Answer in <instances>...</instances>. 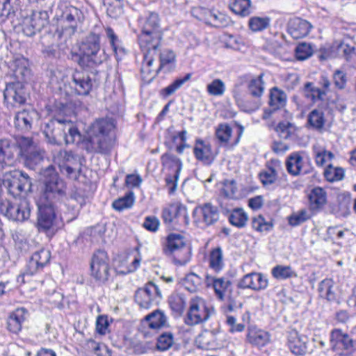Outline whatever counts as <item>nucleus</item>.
<instances>
[{
    "label": "nucleus",
    "mask_w": 356,
    "mask_h": 356,
    "mask_svg": "<svg viewBox=\"0 0 356 356\" xmlns=\"http://www.w3.org/2000/svg\"><path fill=\"white\" fill-rule=\"evenodd\" d=\"M162 218L165 223L175 222L179 225H186L189 222L187 209L181 204L164 209L162 211Z\"/></svg>",
    "instance_id": "obj_16"
},
{
    "label": "nucleus",
    "mask_w": 356,
    "mask_h": 356,
    "mask_svg": "<svg viewBox=\"0 0 356 356\" xmlns=\"http://www.w3.org/2000/svg\"><path fill=\"white\" fill-rule=\"evenodd\" d=\"M271 273L273 277L278 280L297 277L296 273L290 266L277 265L272 268Z\"/></svg>",
    "instance_id": "obj_48"
},
{
    "label": "nucleus",
    "mask_w": 356,
    "mask_h": 356,
    "mask_svg": "<svg viewBox=\"0 0 356 356\" xmlns=\"http://www.w3.org/2000/svg\"><path fill=\"white\" fill-rule=\"evenodd\" d=\"M193 152L195 158L203 164L209 165L213 162L215 155L209 143L197 139Z\"/></svg>",
    "instance_id": "obj_20"
},
{
    "label": "nucleus",
    "mask_w": 356,
    "mask_h": 356,
    "mask_svg": "<svg viewBox=\"0 0 356 356\" xmlns=\"http://www.w3.org/2000/svg\"><path fill=\"white\" fill-rule=\"evenodd\" d=\"M233 97L236 104L247 111L255 110L252 104H248V92L244 90L241 84H236L232 90Z\"/></svg>",
    "instance_id": "obj_35"
},
{
    "label": "nucleus",
    "mask_w": 356,
    "mask_h": 356,
    "mask_svg": "<svg viewBox=\"0 0 356 356\" xmlns=\"http://www.w3.org/2000/svg\"><path fill=\"white\" fill-rule=\"evenodd\" d=\"M213 312L206 300L201 297L195 296L188 302V309L185 323L188 325H194L207 321Z\"/></svg>",
    "instance_id": "obj_8"
},
{
    "label": "nucleus",
    "mask_w": 356,
    "mask_h": 356,
    "mask_svg": "<svg viewBox=\"0 0 356 356\" xmlns=\"http://www.w3.org/2000/svg\"><path fill=\"white\" fill-rule=\"evenodd\" d=\"M302 164V157L298 152L292 153L286 162L288 172L293 175H298L301 172Z\"/></svg>",
    "instance_id": "obj_42"
},
{
    "label": "nucleus",
    "mask_w": 356,
    "mask_h": 356,
    "mask_svg": "<svg viewBox=\"0 0 356 356\" xmlns=\"http://www.w3.org/2000/svg\"><path fill=\"white\" fill-rule=\"evenodd\" d=\"M229 222L236 227H243L248 221V215L242 209H234L229 216Z\"/></svg>",
    "instance_id": "obj_53"
},
{
    "label": "nucleus",
    "mask_w": 356,
    "mask_h": 356,
    "mask_svg": "<svg viewBox=\"0 0 356 356\" xmlns=\"http://www.w3.org/2000/svg\"><path fill=\"white\" fill-rule=\"evenodd\" d=\"M216 337L213 332L205 330L200 333L195 339L199 348L209 349L215 346Z\"/></svg>",
    "instance_id": "obj_47"
},
{
    "label": "nucleus",
    "mask_w": 356,
    "mask_h": 356,
    "mask_svg": "<svg viewBox=\"0 0 356 356\" xmlns=\"http://www.w3.org/2000/svg\"><path fill=\"white\" fill-rule=\"evenodd\" d=\"M3 97L5 102L13 106L21 105L26 101L24 88L19 82L8 83L3 92Z\"/></svg>",
    "instance_id": "obj_19"
},
{
    "label": "nucleus",
    "mask_w": 356,
    "mask_h": 356,
    "mask_svg": "<svg viewBox=\"0 0 356 356\" xmlns=\"http://www.w3.org/2000/svg\"><path fill=\"white\" fill-rule=\"evenodd\" d=\"M308 200L310 211L318 212L327 203V193L321 187H314L308 194Z\"/></svg>",
    "instance_id": "obj_27"
},
{
    "label": "nucleus",
    "mask_w": 356,
    "mask_h": 356,
    "mask_svg": "<svg viewBox=\"0 0 356 356\" xmlns=\"http://www.w3.org/2000/svg\"><path fill=\"white\" fill-rule=\"evenodd\" d=\"M164 251L169 253H175L179 251L183 252L185 255V259L182 263H184L188 257L190 249L186 245V240L181 234L172 233L166 238Z\"/></svg>",
    "instance_id": "obj_22"
},
{
    "label": "nucleus",
    "mask_w": 356,
    "mask_h": 356,
    "mask_svg": "<svg viewBox=\"0 0 356 356\" xmlns=\"http://www.w3.org/2000/svg\"><path fill=\"white\" fill-rule=\"evenodd\" d=\"M209 267L216 273L220 272L224 266L223 252L221 248H213L208 256Z\"/></svg>",
    "instance_id": "obj_34"
},
{
    "label": "nucleus",
    "mask_w": 356,
    "mask_h": 356,
    "mask_svg": "<svg viewBox=\"0 0 356 356\" xmlns=\"http://www.w3.org/2000/svg\"><path fill=\"white\" fill-rule=\"evenodd\" d=\"M161 297V291L158 286L149 282L144 287L136 291L135 301L140 307L149 309L152 306L157 305Z\"/></svg>",
    "instance_id": "obj_11"
},
{
    "label": "nucleus",
    "mask_w": 356,
    "mask_h": 356,
    "mask_svg": "<svg viewBox=\"0 0 356 356\" xmlns=\"http://www.w3.org/2000/svg\"><path fill=\"white\" fill-rule=\"evenodd\" d=\"M194 222L200 227L213 225L219 219V211L216 207L211 203L197 206L193 210Z\"/></svg>",
    "instance_id": "obj_12"
},
{
    "label": "nucleus",
    "mask_w": 356,
    "mask_h": 356,
    "mask_svg": "<svg viewBox=\"0 0 356 356\" xmlns=\"http://www.w3.org/2000/svg\"><path fill=\"white\" fill-rule=\"evenodd\" d=\"M159 58L161 70L168 72L175 67L176 56L173 51L168 49H163L160 54Z\"/></svg>",
    "instance_id": "obj_41"
},
{
    "label": "nucleus",
    "mask_w": 356,
    "mask_h": 356,
    "mask_svg": "<svg viewBox=\"0 0 356 356\" xmlns=\"http://www.w3.org/2000/svg\"><path fill=\"white\" fill-rule=\"evenodd\" d=\"M30 213V204L25 198L13 204L8 201L0 204V214L14 221H25L29 218Z\"/></svg>",
    "instance_id": "obj_9"
},
{
    "label": "nucleus",
    "mask_w": 356,
    "mask_h": 356,
    "mask_svg": "<svg viewBox=\"0 0 356 356\" xmlns=\"http://www.w3.org/2000/svg\"><path fill=\"white\" fill-rule=\"evenodd\" d=\"M268 285V279L260 273H250L245 275L238 282L237 286L242 289L254 291L264 290Z\"/></svg>",
    "instance_id": "obj_18"
},
{
    "label": "nucleus",
    "mask_w": 356,
    "mask_h": 356,
    "mask_svg": "<svg viewBox=\"0 0 356 356\" xmlns=\"http://www.w3.org/2000/svg\"><path fill=\"white\" fill-rule=\"evenodd\" d=\"M248 341L256 346L263 347L269 343L270 336L268 332L257 327H250L247 334Z\"/></svg>",
    "instance_id": "obj_29"
},
{
    "label": "nucleus",
    "mask_w": 356,
    "mask_h": 356,
    "mask_svg": "<svg viewBox=\"0 0 356 356\" xmlns=\"http://www.w3.org/2000/svg\"><path fill=\"white\" fill-rule=\"evenodd\" d=\"M100 34L91 31L83 40L80 46L79 63L83 67H92L99 65L107 59V54L101 48Z\"/></svg>",
    "instance_id": "obj_3"
},
{
    "label": "nucleus",
    "mask_w": 356,
    "mask_h": 356,
    "mask_svg": "<svg viewBox=\"0 0 356 356\" xmlns=\"http://www.w3.org/2000/svg\"><path fill=\"white\" fill-rule=\"evenodd\" d=\"M69 88L81 95H86L92 88L90 77L82 71H74L70 76Z\"/></svg>",
    "instance_id": "obj_17"
},
{
    "label": "nucleus",
    "mask_w": 356,
    "mask_h": 356,
    "mask_svg": "<svg viewBox=\"0 0 356 356\" xmlns=\"http://www.w3.org/2000/svg\"><path fill=\"white\" fill-rule=\"evenodd\" d=\"M202 279L194 273L188 274L184 280L183 284L186 290L190 292H195L201 286Z\"/></svg>",
    "instance_id": "obj_59"
},
{
    "label": "nucleus",
    "mask_w": 356,
    "mask_h": 356,
    "mask_svg": "<svg viewBox=\"0 0 356 356\" xmlns=\"http://www.w3.org/2000/svg\"><path fill=\"white\" fill-rule=\"evenodd\" d=\"M208 23L216 28L225 27L231 24V19L222 13L212 11L210 12Z\"/></svg>",
    "instance_id": "obj_50"
},
{
    "label": "nucleus",
    "mask_w": 356,
    "mask_h": 356,
    "mask_svg": "<svg viewBox=\"0 0 356 356\" xmlns=\"http://www.w3.org/2000/svg\"><path fill=\"white\" fill-rule=\"evenodd\" d=\"M204 282L207 287L212 288L216 296L221 300L224 299L226 292L231 286V282L229 279L216 278L208 274L205 275Z\"/></svg>",
    "instance_id": "obj_25"
},
{
    "label": "nucleus",
    "mask_w": 356,
    "mask_h": 356,
    "mask_svg": "<svg viewBox=\"0 0 356 356\" xmlns=\"http://www.w3.org/2000/svg\"><path fill=\"white\" fill-rule=\"evenodd\" d=\"M232 134V128L226 123L220 124L216 128L215 135L221 146L227 147L229 145Z\"/></svg>",
    "instance_id": "obj_43"
},
{
    "label": "nucleus",
    "mask_w": 356,
    "mask_h": 356,
    "mask_svg": "<svg viewBox=\"0 0 356 356\" xmlns=\"http://www.w3.org/2000/svg\"><path fill=\"white\" fill-rule=\"evenodd\" d=\"M225 84L219 79L213 80L207 86V92L209 95L215 97H221L225 92Z\"/></svg>",
    "instance_id": "obj_61"
},
{
    "label": "nucleus",
    "mask_w": 356,
    "mask_h": 356,
    "mask_svg": "<svg viewBox=\"0 0 356 356\" xmlns=\"http://www.w3.org/2000/svg\"><path fill=\"white\" fill-rule=\"evenodd\" d=\"M238 189L234 179H226L222 183L220 193L225 197L235 199L237 197Z\"/></svg>",
    "instance_id": "obj_60"
},
{
    "label": "nucleus",
    "mask_w": 356,
    "mask_h": 356,
    "mask_svg": "<svg viewBox=\"0 0 356 356\" xmlns=\"http://www.w3.org/2000/svg\"><path fill=\"white\" fill-rule=\"evenodd\" d=\"M161 162L163 169H168L175 173V177H179L182 168V162L179 158L171 153H164L161 156Z\"/></svg>",
    "instance_id": "obj_31"
},
{
    "label": "nucleus",
    "mask_w": 356,
    "mask_h": 356,
    "mask_svg": "<svg viewBox=\"0 0 356 356\" xmlns=\"http://www.w3.org/2000/svg\"><path fill=\"white\" fill-rule=\"evenodd\" d=\"M24 157L26 165L33 168L43 160L44 152L38 147H35L33 149L24 155Z\"/></svg>",
    "instance_id": "obj_57"
},
{
    "label": "nucleus",
    "mask_w": 356,
    "mask_h": 356,
    "mask_svg": "<svg viewBox=\"0 0 356 356\" xmlns=\"http://www.w3.org/2000/svg\"><path fill=\"white\" fill-rule=\"evenodd\" d=\"M43 188L37 201L51 204L63 200L66 195V184L61 179L52 165L46 168L42 172Z\"/></svg>",
    "instance_id": "obj_2"
},
{
    "label": "nucleus",
    "mask_w": 356,
    "mask_h": 356,
    "mask_svg": "<svg viewBox=\"0 0 356 356\" xmlns=\"http://www.w3.org/2000/svg\"><path fill=\"white\" fill-rule=\"evenodd\" d=\"M191 77V74L188 73L186 74L184 77L177 78L172 83L161 90V95H162L163 97H167L172 95L186 81H189Z\"/></svg>",
    "instance_id": "obj_49"
},
{
    "label": "nucleus",
    "mask_w": 356,
    "mask_h": 356,
    "mask_svg": "<svg viewBox=\"0 0 356 356\" xmlns=\"http://www.w3.org/2000/svg\"><path fill=\"white\" fill-rule=\"evenodd\" d=\"M324 177L330 182L338 181L343 179L344 170L342 168L334 167L330 164L324 170Z\"/></svg>",
    "instance_id": "obj_56"
},
{
    "label": "nucleus",
    "mask_w": 356,
    "mask_h": 356,
    "mask_svg": "<svg viewBox=\"0 0 356 356\" xmlns=\"http://www.w3.org/2000/svg\"><path fill=\"white\" fill-rule=\"evenodd\" d=\"M108 257L106 252L97 251L90 261V276L97 282L104 283L110 275Z\"/></svg>",
    "instance_id": "obj_10"
},
{
    "label": "nucleus",
    "mask_w": 356,
    "mask_h": 356,
    "mask_svg": "<svg viewBox=\"0 0 356 356\" xmlns=\"http://www.w3.org/2000/svg\"><path fill=\"white\" fill-rule=\"evenodd\" d=\"M250 0H233L229 4L231 10L241 17H246L251 13Z\"/></svg>",
    "instance_id": "obj_46"
},
{
    "label": "nucleus",
    "mask_w": 356,
    "mask_h": 356,
    "mask_svg": "<svg viewBox=\"0 0 356 356\" xmlns=\"http://www.w3.org/2000/svg\"><path fill=\"white\" fill-rule=\"evenodd\" d=\"M318 292L321 298L328 301L334 300L336 299V294L334 280L329 278L322 280L318 284Z\"/></svg>",
    "instance_id": "obj_37"
},
{
    "label": "nucleus",
    "mask_w": 356,
    "mask_h": 356,
    "mask_svg": "<svg viewBox=\"0 0 356 356\" xmlns=\"http://www.w3.org/2000/svg\"><path fill=\"white\" fill-rule=\"evenodd\" d=\"M312 26L305 19L296 17L290 20L288 32L294 39H300L307 36Z\"/></svg>",
    "instance_id": "obj_26"
},
{
    "label": "nucleus",
    "mask_w": 356,
    "mask_h": 356,
    "mask_svg": "<svg viewBox=\"0 0 356 356\" xmlns=\"http://www.w3.org/2000/svg\"><path fill=\"white\" fill-rule=\"evenodd\" d=\"M38 218L36 227L40 232L54 234L63 226L62 216L58 218L55 211V204L40 202L36 200Z\"/></svg>",
    "instance_id": "obj_5"
},
{
    "label": "nucleus",
    "mask_w": 356,
    "mask_h": 356,
    "mask_svg": "<svg viewBox=\"0 0 356 356\" xmlns=\"http://www.w3.org/2000/svg\"><path fill=\"white\" fill-rule=\"evenodd\" d=\"M135 197L132 191L127 193L124 197L115 200L112 206L116 211H121L126 209L131 208L134 203Z\"/></svg>",
    "instance_id": "obj_55"
},
{
    "label": "nucleus",
    "mask_w": 356,
    "mask_h": 356,
    "mask_svg": "<svg viewBox=\"0 0 356 356\" xmlns=\"http://www.w3.org/2000/svg\"><path fill=\"white\" fill-rule=\"evenodd\" d=\"M173 343V334L170 332H164L158 337L156 347L158 350L164 351L169 349Z\"/></svg>",
    "instance_id": "obj_63"
},
{
    "label": "nucleus",
    "mask_w": 356,
    "mask_h": 356,
    "mask_svg": "<svg viewBox=\"0 0 356 356\" xmlns=\"http://www.w3.org/2000/svg\"><path fill=\"white\" fill-rule=\"evenodd\" d=\"M20 0H0V20L3 22L18 9Z\"/></svg>",
    "instance_id": "obj_39"
},
{
    "label": "nucleus",
    "mask_w": 356,
    "mask_h": 356,
    "mask_svg": "<svg viewBox=\"0 0 356 356\" xmlns=\"http://www.w3.org/2000/svg\"><path fill=\"white\" fill-rule=\"evenodd\" d=\"M115 124L111 118L96 120L88 128L84 140L86 150L89 153L106 154L115 143Z\"/></svg>",
    "instance_id": "obj_1"
},
{
    "label": "nucleus",
    "mask_w": 356,
    "mask_h": 356,
    "mask_svg": "<svg viewBox=\"0 0 356 356\" xmlns=\"http://www.w3.org/2000/svg\"><path fill=\"white\" fill-rule=\"evenodd\" d=\"M309 338L300 334L296 330L288 332L286 335V346L292 354L296 356H302L309 353Z\"/></svg>",
    "instance_id": "obj_15"
},
{
    "label": "nucleus",
    "mask_w": 356,
    "mask_h": 356,
    "mask_svg": "<svg viewBox=\"0 0 356 356\" xmlns=\"http://www.w3.org/2000/svg\"><path fill=\"white\" fill-rule=\"evenodd\" d=\"M51 253L48 250L40 249L34 252L27 264V273L34 275L42 270L49 262Z\"/></svg>",
    "instance_id": "obj_21"
},
{
    "label": "nucleus",
    "mask_w": 356,
    "mask_h": 356,
    "mask_svg": "<svg viewBox=\"0 0 356 356\" xmlns=\"http://www.w3.org/2000/svg\"><path fill=\"white\" fill-rule=\"evenodd\" d=\"M148 326L153 330L164 327L167 325V317L161 310H156L145 316Z\"/></svg>",
    "instance_id": "obj_38"
},
{
    "label": "nucleus",
    "mask_w": 356,
    "mask_h": 356,
    "mask_svg": "<svg viewBox=\"0 0 356 356\" xmlns=\"http://www.w3.org/2000/svg\"><path fill=\"white\" fill-rule=\"evenodd\" d=\"M170 307L177 315L183 314L186 306V298L184 294L172 293L168 299Z\"/></svg>",
    "instance_id": "obj_44"
},
{
    "label": "nucleus",
    "mask_w": 356,
    "mask_h": 356,
    "mask_svg": "<svg viewBox=\"0 0 356 356\" xmlns=\"http://www.w3.org/2000/svg\"><path fill=\"white\" fill-rule=\"evenodd\" d=\"M144 53L143 62L141 67V73L144 75H149L153 74L156 76L159 71L161 70L159 67L158 68H152V64L154 60V56L156 54V49H143L140 48Z\"/></svg>",
    "instance_id": "obj_30"
},
{
    "label": "nucleus",
    "mask_w": 356,
    "mask_h": 356,
    "mask_svg": "<svg viewBox=\"0 0 356 356\" xmlns=\"http://www.w3.org/2000/svg\"><path fill=\"white\" fill-rule=\"evenodd\" d=\"M270 22L271 19L268 16H254L249 19L248 26L252 32H261L270 26Z\"/></svg>",
    "instance_id": "obj_45"
},
{
    "label": "nucleus",
    "mask_w": 356,
    "mask_h": 356,
    "mask_svg": "<svg viewBox=\"0 0 356 356\" xmlns=\"http://www.w3.org/2000/svg\"><path fill=\"white\" fill-rule=\"evenodd\" d=\"M26 309L18 308L12 312L7 321L8 329L13 333L17 334L22 330V325L25 320Z\"/></svg>",
    "instance_id": "obj_32"
},
{
    "label": "nucleus",
    "mask_w": 356,
    "mask_h": 356,
    "mask_svg": "<svg viewBox=\"0 0 356 356\" xmlns=\"http://www.w3.org/2000/svg\"><path fill=\"white\" fill-rule=\"evenodd\" d=\"M312 214L309 211L302 209L291 213L287 217L288 223L291 227H297L309 220Z\"/></svg>",
    "instance_id": "obj_52"
},
{
    "label": "nucleus",
    "mask_w": 356,
    "mask_h": 356,
    "mask_svg": "<svg viewBox=\"0 0 356 356\" xmlns=\"http://www.w3.org/2000/svg\"><path fill=\"white\" fill-rule=\"evenodd\" d=\"M252 227L258 232L267 233L273 229V224L271 221L266 220L261 215H259L252 218Z\"/></svg>",
    "instance_id": "obj_54"
},
{
    "label": "nucleus",
    "mask_w": 356,
    "mask_h": 356,
    "mask_svg": "<svg viewBox=\"0 0 356 356\" xmlns=\"http://www.w3.org/2000/svg\"><path fill=\"white\" fill-rule=\"evenodd\" d=\"M1 173L3 185L8 188L10 194L17 197L26 194L31 191L32 182L29 176L19 170H8Z\"/></svg>",
    "instance_id": "obj_7"
},
{
    "label": "nucleus",
    "mask_w": 356,
    "mask_h": 356,
    "mask_svg": "<svg viewBox=\"0 0 356 356\" xmlns=\"http://www.w3.org/2000/svg\"><path fill=\"white\" fill-rule=\"evenodd\" d=\"M69 79L70 76L64 71L56 69L51 71L49 84L54 90H65L67 91Z\"/></svg>",
    "instance_id": "obj_33"
},
{
    "label": "nucleus",
    "mask_w": 356,
    "mask_h": 356,
    "mask_svg": "<svg viewBox=\"0 0 356 356\" xmlns=\"http://www.w3.org/2000/svg\"><path fill=\"white\" fill-rule=\"evenodd\" d=\"M84 20L83 13L78 8L70 6L63 10L60 18V29H57L55 36L66 41L77 31Z\"/></svg>",
    "instance_id": "obj_6"
},
{
    "label": "nucleus",
    "mask_w": 356,
    "mask_h": 356,
    "mask_svg": "<svg viewBox=\"0 0 356 356\" xmlns=\"http://www.w3.org/2000/svg\"><path fill=\"white\" fill-rule=\"evenodd\" d=\"M162 36L163 32L160 28L158 14L149 13L141 21V33L138 38L140 47L152 49L158 48Z\"/></svg>",
    "instance_id": "obj_4"
},
{
    "label": "nucleus",
    "mask_w": 356,
    "mask_h": 356,
    "mask_svg": "<svg viewBox=\"0 0 356 356\" xmlns=\"http://www.w3.org/2000/svg\"><path fill=\"white\" fill-rule=\"evenodd\" d=\"M330 343L333 350L339 355L351 353L354 349V341L341 329H333L330 332Z\"/></svg>",
    "instance_id": "obj_14"
},
{
    "label": "nucleus",
    "mask_w": 356,
    "mask_h": 356,
    "mask_svg": "<svg viewBox=\"0 0 356 356\" xmlns=\"http://www.w3.org/2000/svg\"><path fill=\"white\" fill-rule=\"evenodd\" d=\"M313 152L314 155L315 163L317 166H323L327 162L332 160L334 157L332 152L327 150L325 147L318 145L313 146Z\"/></svg>",
    "instance_id": "obj_40"
},
{
    "label": "nucleus",
    "mask_w": 356,
    "mask_h": 356,
    "mask_svg": "<svg viewBox=\"0 0 356 356\" xmlns=\"http://www.w3.org/2000/svg\"><path fill=\"white\" fill-rule=\"evenodd\" d=\"M309 125L316 130L321 129L325 124L324 113L318 109L313 110L308 116Z\"/></svg>",
    "instance_id": "obj_58"
},
{
    "label": "nucleus",
    "mask_w": 356,
    "mask_h": 356,
    "mask_svg": "<svg viewBox=\"0 0 356 356\" xmlns=\"http://www.w3.org/2000/svg\"><path fill=\"white\" fill-rule=\"evenodd\" d=\"M58 123L60 125H64L63 131L65 133V140L67 144L79 143L81 140V136L78 129L76 128L72 120L67 118H55L51 124Z\"/></svg>",
    "instance_id": "obj_28"
},
{
    "label": "nucleus",
    "mask_w": 356,
    "mask_h": 356,
    "mask_svg": "<svg viewBox=\"0 0 356 356\" xmlns=\"http://www.w3.org/2000/svg\"><path fill=\"white\" fill-rule=\"evenodd\" d=\"M38 113L34 109H24L16 113L14 118L15 127L22 132H27L32 128L33 121L38 118Z\"/></svg>",
    "instance_id": "obj_23"
},
{
    "label": "nucleus",
    "mask_w": 356,
    "mask_h": 356,
    "mask_svg": "<svg viewBox=\"0 0 356 356\" xmlns=\"http://www.w3.org/2000/svg\"><path fill=\"white\" fill-rule=\"evenodd\" d=\"M287 96L286 93L278 88L274 87L270 89L269 93V105L270 108L275 111L282 108L286 104Z\"/></svg>",
    "instance_id": "obj_36"
},
{
    "label": "nucleus",
    "mask_w": 356,
    "mask_h": 356,
    "mask_svg": "<svg viewBox=\"0 0 356 356\" xmlns=\"http://www.w3.org/2000/svg\"><path fill=\"white\" fill-rule=\"evenodd\" d=\"M276 165H268L267 168L260 172L259 178L262 184L265 186L270 185L277 179Z\"/></svg>",
    "instance_id": "obj_62"
},
{
    "label": "nucleus",
    "mask_w": 356,
    "mask_h": 356,
    "mask_svg": "<svg viewBox=\"0 0 356 356\" xmlns=\"http://www.w3.org/2000/svg\"><path fill=\"white\" fill-rule=\"evenodd\" d=\"M264 74H260L257 76L252 78L247 84L248 94L254 98L253 107L255 111L260 106V99L262 97L265 90V83L263 79Z\"/></svg>",
    "instance_id": "obj_24"
},
{
    "label": "nucleus",
    "mask_w": 356,
    "mask_h": 356,
    "mask_svg": "<svg viewBox=\"0 0 356 356\" xmlns=\"http://www.w3.org/2000/svg\"><path fill=\"white\" fill-rule=\"evenodd\" d=\"M48 18L45 11L34 13L24 17L20 24L23 33L29 37L34 35L48 24Z\"/></svg>",
    "instance_id": "obj_13"
},
{
    "label": "nucleus",
    "mask_w": 356,
    "mask_h": 356,
    "mask_svg": "<svg viewBox=\"0 0 356 356\" xmlns=\"http://www.w3.org/2000/svg\"><path fill=\"white\" fill-rule=\"evenodd\" d=\"M105 34L107 38L110 45L112 47L113 53L118 56L119 54L124 52V49L122 47L121 41L119 39L114 30L108 26L105 28Z\"/></svg>",
    "instance_id": "obj_51"
},
{
    "label": "nucleus",
    "mask_w": 356,
    "mask_h": 356,
    "mask_svg": "<svg viewBox=\"0 0 356 356\" xmlns=\"http://www.w3.org/2000/svg\"><path fill=\"white\" fill-rule=\"evenodd\" d=\"M339 55L345 58L347 61H353L356 57V49L351 47L350 45L341 42L337 47Z\"/></svg>",
    "instance_id": "obj_64"
}]
</instances>
